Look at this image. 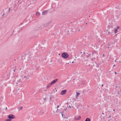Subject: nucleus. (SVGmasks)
I'll return each instance as SVG.
<instances>
[{"label": "nucleus", "mask_w": 121, "mask_h": 121, "mask_svg": "<svg viewBox=\"0 0 121 121\" xmlns=\"http://www.w3.org/2000/svg\"><path fill=\"white\" fill-rule=\"evenodd\" d=\"M62 57L65 59H67L69 56V54L66 52H64L61 55Z\"/></svg>", "instance_id": "f257e3e1"}, {"label": "nucleus", "mask_w": 121, "mask_h": 121, "mask_svg": "<svg viewBox=\"0 0 121 121\" xmlns=\"http://www.w3.org/2000/svg\"><path fill=\"white\" fill-rule=\"evenodd\" d=\"M8 117L10 119H13L15 118L13 114H10L8 116Z\"/></svg>", "instance_id": "f03ea898"}, {"label": "nucleus", "mask_w": 121, "mask_h": 121, "mask_svg": "<svg viewBox=\"0 0 121 121\" xmlns=\"http://www.w3.org/2000/svg\"><path fill=\"white\" fill-rule=\"evenodd\" d=\"M67 91L66 90H65L62 91L60 93V94L62 95H64Z\"/></svg>", "instance_id": "7ed1b4c3"}, {"label": "nucleus", "mask_w": 121, "mask_h": 121, "mask_svg": "<svg viewBox=\"0 0 121 121\" xmlns=\"http://www.w3.org/2000/svg\"><path fill=\"white\" fill-rule=\"evenodd\" d=\"M51 23V22L50 21L48 22L47 23H46V24H44V26L45 27H46L48 26L49 25L50 23Z\"/></svg>", "instance_id": "20e7f679"}, {"label": "nucleus", "mask_w": 121, "mask_h": 121, "mask_svg": "<svg viewBox=\"0 0 121 121\" xmlns=\"http://www.w3.org/2000/svg\"><path fill=\"white\" fill-rule=\"evenodd\" d=\"M58 80V79H56L54 80H53V81H52L51 83V84H54V83L56 82Z\"/></svg>", "instance_id": "39448f33"}, {"label": "nucleus", "mask_w": 121, "mask_h": 121, "mask_svg": "<svg viewBox=\"0 0 121 121\" xmlns=\"http://www.w3.org/2000/svg\"><path fill=\"white\" fill-rule=\"evenodd\" d=\"M48 11V10L43 11L42 12V14L43 15H44L45 13H47Z\"/></svg>", "instance_id": "423d86ee"}, {"label": "nucleus", "mask_w": 121, "mask_h": 121, "mask_svg": "<svg viewBox=\"0 0 121 121\" xmlns=\"http://www.w3.org/2000/svg\"><path fill=\"white\" fill-rule=\"evenodd\" d=\"M81 118V117L80 116H79L78 117L75 118V120H78L80 119Z\"/></svg>", "instance_id": "0eeeda50"}, {"label": "nucleus", "mask_w": 121, "mask_h": 121, "mask_svg": "<svg viewBox=\"0 0 121 121\" xmlns=\"http://www.w3.org/2000/svg\"><path fill=\"white\" fill-rule=\"evenodd\" d=\"M52 85V84H51V83H50V84H48L47 86V88H49Z\"/></svg>", "instance_id": "6e6552de"}, {"label": "nucleus", "mask_w": 121, "mask_h": 121, "mask_svg": "<svg viewBox=\"0 0 121 121\" xmlns=\"http://www.w3.org/2000/svg\"><path fill=\"white\" fill-rule=\"evenodd\" d=\"M85 121H91V120L89 118H87L86 119Z\"/></svg>", "instance_id": "1a4fd4ad"}, {"label": "nucleus", "mask_w": 121, "mask_h": 121, "mask_svg": "<svg viewBox=\"0 0 121 121\" xmlns=\"http://www.w3.org/2000/svg\"><path fill=\"white\" fill-rule=\"evenodd\" d=\"M80 94V93H78V92H76V98H77V97L78 96V95Z\"/></svg>", "instance_id": "9d476101"}, {"label": "nucleus", "mask_w": 121, "mask_h": 121, "mask_svg": "<svg viewBox=\"0 0 121 121\" xmlns=\"http://www.w3.org/2000/svg\"><path fill=\"white\" fill-rule=\"evenodd\" d=\"M40 13L38 12H37L36 13V15L39 16L40 15Z\"/></svg>", "instance_id": "9b49d317"}, {"label": "nucleus", "mask_w": 121, "mask_h": 121, "mask_svg": "<svg viewBox=\"0 0 121 121\" xmlns=\"http://www.w3.org/2000/svg\"><path fill=\"white\" fill-rule=\"evenodd\" d=\"M22 108V107H18V109L19 110H21Z\"/></svg>", "instance_id": "f8f14e48"}, {"label": "nucleus", "mask_w": 121, "mask_h": 121, "mask_svg": "<svg viewBox=\"0 0 121 121\" xmlns=\"http://www.w3.org/2000/svg\"><path fill=\"white\" fill-rule=\"evenodd\" d=\"M114 30H115V31H114L115 33V34H116L117 32V29H116L115 28H114Z\"/></svg>", "instance_id": "ddd939ff"}, {"label": "nucleus", "mask_w": 121, "mask_h": 121, "mask_svg": "<svg viewBox=\"0 0 121 121\" xmlns=\"http://www.w3.org/2000/svg\"><path fill=\"white\" fill-rule=\"evenodd\" d=\"M6 121H11V119H7L6 120Z\"/></svg>", "instance_id": "4468645a"}, {"label": "nucleus", "mask_w": 121, "mask_h": 121, "mask_svg": "<svg viewBox=\"0 0 121 121\" xmlns=\"http://www.w3.org/2000/svg\"><path fill=\"white\" fill-rule=\"evenodd\" d=\"M10 11V8H9V9H8V13H7V14H9V11Z\"/></svg>", "instance_id": "2eb2a0df"}, {"label": "nucleus", "mask_w": 121, "mask_h": 121, "mask_svg": "<svg viewBox=\"0 0 121 121\" xmlns=\"http://www.w3.org/2000/svg\"><path fill=\"white\" fill-rule=\"evenodd\" d=\"M21 82H22V81H21V79H19L17 81L18 83H20Z\"/></svg>", "instance_id": "dca6fc26"}, {"label": "nucleus", "mask_w": 121, "mask_h": 121, "mask_svg": "<svg viewBox=\"0 0 121 121\" xmlns=\"http://www.w3.org/2000/svg\"><path fill=\"white\" fill-rule=\"evenodd\" d=\"M119 28H120L118 26H117V27L116 28H115L116 29H117V30H118Z\"/></svg>", "instance_id": "f3484780"}, {"label": "nucleus", "mask_w": 121, "mask_h": 121, "mask_svg": "<svg viewBox=\"0 0 121 121\" xmlns=\"http://www.w3.org/2000/svg\"><path fill=\"white\" fill-rule=\"evenodd\" d=\"M71 108V106H69V107H67V108H66V109H68V108Z\"/></svg>", "instance_id": "a211bd4d"}, {"label": "nucleus", "mask_w": 121, "mask_h": 121, "mask_svg": "<svg viewBox=\"0 0 121 121\" xmlns=\"http://www.w3.org/2000/svg\"><path fill=\"white\" fill-rule=\"evenodd\" d=\"M52 97L50 96V100H51V101H52Z\"/></svg>", "instance_id": "6ab92c4d"}, {"label": "nucleus", "mask_w": 121, "mask_h": 121, "mask_svg": "<svg viewBox=\"0 0 121 121\" xmlns=\"http://www.w3.org/2000/svg\"><path fill=\"white\" fill-rule=\"evenodd\" d=\"M63 112H60V113H61L62 114V117H63V114H62V113H63Z\"/></svg>", "instance_id": "aec40b11"}, {"label": "nucleus", "mask_w": 121, "mask_h": 121, "mask_svg": "<svg viewBox=\"0 0 121 121\" xmlns=\"http://www.w3.org/2000/svg\"><path fill=\"white\" fill-rule=\"evenodd\" d=\"M47 99V98H45L44 99V100L45 101Z\"/></svg>", "instance_id": "412c9836"}, {"label": "nucleus", "mask_w": 121, "mask_h": 121, "mask_svg": "<svg viewBox=\"0 0 121 121\" xmlns=\"http://www.w3.org/2000/svg\"><path fill=\"white\" fill-rule=\"evenodd\" d=\"M103 57H105L106 56L104 54L103 55Z\"/></svg>", "instance_id": "4be33fe9"}, {"label": "nucleus", "mask_w": 121, "mask_h": 121, "mask_svg": "<svg viewBox=\"0 0 121 121\" xmlns=\"http://www.w3.org/2000/svg\"><path fill=\"white\" fill-rule=\"evenodd\" d=\"M22 27H21V28H20V30H22Z\"/></svg>", "instance_id": "5701e85b"}, {"label": "nucleus", "mask_w": 121, "mask_h": 121, "mask_svg": "<svg viewBox=\"0 0 121 121\" xmlns=\"http://www.w3.org/2000/svg\"><path fill=\"white\" fill-rule=\"evenodd\" d=\"M59 107V105H58L57 106V108H58Z\"/></svg>", "instance_id": "b1692460"}, {"label": "nucleus", "mask_w": 121, "mask_h": 121, "mask_svg": "<svg viewBox=\"0 0 121 121\" xmlns=\"http://www.w3.org/2000/svg\"><path fill=\"white\" fill-rule=\"evenodd\" d=\"M104 86V85L103 84H102L101 85V86Z\"/></svg>", "instance_id": "393cba45"}, {"label": "nucleus", "mask_w": 121, "mask_h": 121, "mask_svg": "<svg viewBox=\"0 0 121 121\" xmlns=\"http://www.w3.org/2000/svg\"><path fill=\"white\" fill-rule=\"evenodd\" d=\"M23 24V23L21 24L20 25H22Z\"/></svg>", "instance_id": "a878e982"}, {"label": "nucleus", "mask_w": 121, "mask_h": 121, "mask_svg": "<svg viewBox=\"0 0 121 121\" xmlns=\"http://www.w3.org/2000/svg\"><path fill=\"white\" fill-rule=\"evenodd\" d=\"M115 74H116L117 73L116 72H115Z\"/></svg>", "instance_id": "bb28decb"}, {"label": "nucleus", "mask_w": 121, "mask_h": 121, "mask_svg": "<svg viewBox=\"0 0 121 121\" xmlns=\"http://www.w3.org/2000/svg\"><path fill=\"white\" fill-rule=\"evenodd\" d=\"M58 110V109L57 108V110L56 111V112Z\"/></svg>", "instance_id": "cd10ccee"}, {"label": "nucleus", "mask_w": 121, "mask_h": 121, "mask_svg": "<svg viewBox=\"0 0 121 121\" xmlns=\"http://www.w3.org/2000/svg\"><path fill=\"white\" fill-rule=\"evenodd\" d=\"M87 23H86V25H87Z\"/></svg>", "instance_id": "c85d7f7f"}, {"label": "nucleus", "mask_w": 121, "mask_h": 121, "mask_svg": "<svg viewBox=\"0 0 121 121\" xmlns=\"http://www.w3.org/2000/svg\"><path fill=\"white\" fill-rule=\"evenodd\" d=\"M102 114H104V113H102Z\"/></svg>", "instance_id": "c756f323"}, {"label": "nucleus", "mask_w": 121, "mask_h": 121, "mask_svg": "<svg viewBox=\"0 0 121 121\" xmlns=\"http://www.w3.org/2000/svg\"><path fill=\"white\" fill-rule=\"evenodd\" d=\"M72 63H74V61H73Z\"/></svg>", "instance_id": "7c9ffc66"}, {"label": "nucleus", "mask_w": 121, "mask_h": 121, "mask_svg": "<svg viewBox=\"0 0 121 121\" xmlns=\"http://www.w3.org/2000/svg\"><path fill=\"white\" fill-rule=\"evenodd\" d=\"M6 109H7V107H6V108H5Z\"/></svg>", "instance_id": "2f4dec72"}, {"label": "nucleus", "mask_w": 121, "mask_h": 121, "mask_svg": "<svg viewBox=\"0 0 121 121\" xmlns=\"http://www.w3.org/2000/svg\"><path fill=\"white\" fill-rule=\"evenodd\" d=\"M111 117L110 116L109 117H108V118L110 117Z\"/></svg>", "instance_id": "473e14b6"}, {"label": "nucleus", "mask_w": 121, "mask_h": 121, "mask_svg": "<svg viewBox=\"0 0 121 121\" xmlns=\"http://www.w3.org/2000/svg\"><path fill=\"white\" fill-rule=\"evenodd\" d=\"M115 66V65H114L113 66V67L114 66Z\"/></svg>", "instance_id": "72a5a7b5"}, {"label": "nucleus", "mask_w": 121, "mask_h": 121, "mask_svg": "<svg viewBox=\"0 0 121 121\" xmlns=\"http://www.w3.org/2000/svg\"><path fill=\"white\" fill-rule=\"evenodd\" d=\"M113 111H115V109H114V110H113Z\"/></svg>", "instance_id": "f704fd0d"}, {"label": "nucleus", "mask_w": 121, "mask_h": 121, "mask_svg": "<svg viewBox=\"0 0 121 121\" xmlns=\"http://www.w3.org/2000/svg\"><path fill=\"white\" fill-rule=\"evenodd\" d=\"M116 60H115V62H116Z\"/></svg>", "instance_id": "c9c22d12"}, {"label": "nucleus", "mask_w": 121, "mask_h": 121, "mask_svg": "<svg viewBox=\"0 0 121 121\" xmlns=\"http://www.w3.org/2000/svg\"><path fill=\"white\" fill-rule=\"evenodd\" d=\"M57 91V90H56V91Z\"/></svg>", "instance_id": "e433bc0d"}, {"label": "nucleus", "mask_w": 121, "mask_h": 121, "mask_svg": "<svg viewBox=\"0 0 121 121\" xmlns=\"http://www.w3.org/2000/svg\"><path fill=\"white\" fill-rule=\"evenodd\" d=\"M66 110V109H65V111Z\"/></svg>", "instance_id": "4c0bfd02"}, {"label": "nucleus", "mask_w": 121, "mask_h": 121, "mask_svg": "<svg viewBox=\"0 0 121 121\" xmlns=\"http://www.w3.org/2000/svg\"><path fill=\"white\" fill-rule=\"evenodd\" d=\"M15 70H14V71H15Z\"/></svg>", "instance_id": "58836bf2"}, {"label": "nucleus", "mask_w": 121, "mask_h": 121, "mask_svg": "<svg viewBox=\"0 0 121 121\" xmlns=\"http://www.w3.org/2000/svg\"><path fill=\"white\" fill-rule=\"evenodd\" d=\"M108 121H110V120L109 119V120H108Z\"/></svg>", "instance_id": "ea45409f"}, {"label": "nucleus", "mask_w": 121, "mask_h": 121, "mask_svg": "<svg viewBox=\"0 0 121 121\" xmlns=\"http://www.w3.org/2000/svg\"><path fill=\"white\" fill-rule=\"evenodd\" d=\"M110 32H108V33H110Z\"/></svg>", "instance_id": "a19ab883"}, {"label": "nucleus", "mask_w": 121, "mask_h": 121, "mask_svg": "<svg viewBox=\"0 0 121 121\" xmlns=\"http://www.w3.org/2000/svg\"><path fill=\"white\" fill-rule=\"evenodd\" d=\"M78 106L79 107V105H78Z\"/></svg>", "instance_id": "79ce46f5"}]
</instances>
